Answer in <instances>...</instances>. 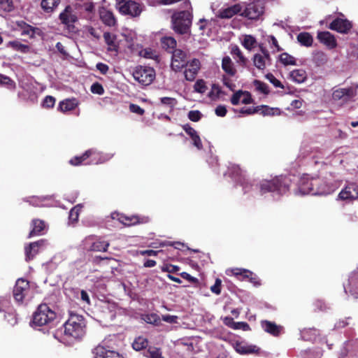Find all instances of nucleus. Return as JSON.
I'll return each instance as SVG.
<instances>
[{
    "mask_svg": "<svg viewBox=\"0 0 358 358\" xmlns=\"http://www.w3.org/2000/svg\"><path fill=\"white\" fill-rule=\"evenodd\" d=\"M29 282L24 278H19L13 288V297L15 300L22 303L24 297L28 294L29 292Z\"/></svg>",
    "mask_w": 358,
    "mask_h": 358,
    "instance_id": "obj_11",
    "label": "nucleus"
},
{
    "mask_svg": "<svg viewBox=\"0 0 358 358\" xmlns=\"http://www.w3.org/2000/svg\"><path fill=\"white\" fill-rule=\"evenodd\" d=\"M78 106L76 99H65L59 102L58 110L61 112H67L74 110Z\"/></svg>",
    "mask_w": 358,
    "mask_h": 358,
    "instance_id": "obj_32",
    "label": "nucleus"
},
{
    "mask_svg": "<svg viewBox=\"0 0 358 358\" xmlns=\"http://www.w3.org/2000/svg\"><path fill=\"white\" fill-rule=\"evenodd\" d=\"M338 197L343 201H352L358 199V185L354 182L348 184L339 193Z\"/></svg>",
    "mask_w": 358,
    "mask_h": 358,
    "instance_id": "obj_18",
    "label": "nucleus"
},
{
    "mask_svg": "<svg viewBox=\"0 0 358 358\" xmlns=\"http://www.w3.org/2000/svg\"><path fill=\"white\" fill-rule=\"evenodd\" d=\"M61 0H42L41 6L46 13H52L58 7Z\"/></svg>",
    "mask_w": 358,
    "mask_h": 358,
    "instance_id": "obj_33",
    "label": "nucleus"
},
{
    "mask_svg": "<svg viewBox=\"0 0 358 358\" xmlns=\"http://www.w3.org/2000/svg\"><path fill=\"white\" fill-rule=\"evenodd\" d=\"M0 8L6 12H11L15 8L13 0H0Z\"/></svg>",
    "mask_w": 358,
    "mask_h": 358,
    "instance_id": "obj_49",
    "label": "nucleus"
},
{
    "mask_svg": "<svg viewBox=\"0 0 358 358\" xmlns=\"http://www.w3.org/2000/svg\"><path fill=\"white\" fill-rule=\"evenodd\" d=\"M129 110L131 113H136L139 115H143L145 113V110L135 103H131L129 105Z\"/></svg>",
    "mask_w": 358,
    "mask_h": 358,
    "instance_id": "obj_61",
    "label": "nucleus"
},
{
    "mask_svg": "<svg viewBox=\"0 0 358 358\" xmlns=\"http://www.w3.org/2000/svg\"><path fill=\"white\" fill-rule=\"evenodd\" d=\"M0 85L6 86L8 88L13 89L15 87V82L10 78L8 76L2 75V79L1 80Z\"/></svg>",
    "mask_w": 358,
    "mask_h": 358,
    "instance_id": "obj_55",
    "label": "nucleus"
},
{
    "mask_svg": "<svg viewBox=\"0 0 358 358\" xmlns=\"http://www.w3.org/2000/svg\"><path fill=\"white\" fill-rule=\"evenodd\" d=\"M55 103V99L52 96H46L42 102V107L45 108H52Z\"/></svg>",
    "mask_w": 358,
    "mask_h": 358,
    "instance_id": "obj_54",
    "label": "nucleus"
},
{
    "mask_svg": "<svg viewBox=\"0 0 358 358\" xmlns=\"http://www.w3.org/2000/svg\"><path fill=\"white\" fill-rule=\"evenodd\" d=\"M103 38L106 43L109 46L108 50H113L115 49V39L116 37L115 35L110 34V32H105L103 34Z\"/></svg>",
    "mask_w": 358,
    "mask_h": 358,
    "instance_id": "obj_47",
    "label": "nucleus"
},
{
    "mask_svg": "<svg viewBox=\"0 0 358 358\" xmlns=\"http://www.w3.org/2000/svg\"><path fill=\"white\" fill-rule=\"evenodd\" d=\"M265 78L273 85L275 87H279L280 89H285L284 85L282 83L277 79L271 73H268L265 76Z\"/></svg>",
    "mask_w": 358,
    "mask_h": 358,
    "instance_id": "obj_52",
    "label": "nucleus"
},
{
    "mask_svg": "<svg viewBox=\"0 0 358 358\" xmlns=\"http://www.w3.org/2000/svg\"><path fill=\"white\" fill-rule=\"evenodd\" d=\"M260 324L264 331L273 336H278L283 329L282 326L278 325L274 322L268 320H262Z\"/></svg>",
    "mask_w": 358,
    "mask_h": 358,
    "instance_id": "obj_23",
    "label": "nucleus"
},
{
    "mask_svg": "<svg viewBox=\"0 0 358 358\" xmlns=\"http://www.w3.org/2000/svg\"><path fill=\"white\" fill-rule=\"evenodd\" d=\"M292 79L298 83H301L306 79V73L303 69H296L290 72Z\"/></svg>",
    "mask_w": 358,
    "mask_h": 358,
    "instance_id": "obj_38",
    "label": "nucleus"
},
{
    "mask_svg": "<svg viewBox=\"0 0 358 358\" xmlns=\"http://www.w3.org/2000/svg\"><path fill=\"white\" fill-rule=\"evenodd\" d=\"M254 66L259 70H264L266 69V62L265 58L260 54H255L252 58Z\"/></svg>",
    "mask_w": 358,
    "mask_h": 358,
    "instance_id": "obj_42",
    "label": "nucleus"
},
{
    "mask_svg": "<svg viewBox=\"0 0 358 358\" xmlns=\"http://www.w3.org/2000/svg\"><path fill=\"white\" fill-rule=\"evenodd\" d=\"M194 89L196 92L204 93L207 90L205 81L202 79L197 80L194 85Z\"/></svg>",
    "mask_w": 358,
    "mask_h": 358,
    "instance_id": "obj_53",
    "label": "nucleus"
},
{
    "mask_svg": "<svg viewBox=\"0 0 358 358\" xmlns=\"http://www.w3.org/2000/svg\"><path fill=\"white\" fill-rule=\"evenodd\" d=\"M160 103L172 110L176 105L177 101L175 98L166 96L160 99Z\"/></svg>",
    "mask_w": 358,
    "mask_h": 358,
    "instance_id": "obj_51",
    "label": "nucleus"
},
{
    "mask_svg": "<svg viewBox=\"0 0 358 358\" xmlns=\"http://www.w3.org/2000/svg\"><path fill=\"white\" fill-rule=\"evenodd\" d=\"M47 244V240L40 239L37 241L30 243L24 248L25 260L29 262L36 257L40 250L43 248Z\"/></svg>",
    "mask_w": 358,
    "mask_h": 358,
    "instance_id": "obj_13",
    "label": "nucleus"
},
{
    "mask_svg": "<svg viewBox=\"0 0 358 358\" xmlns=\"http://www.w3.org/2000/svg\"><path fill=\"white\" fill-rule=\"evenodd\" d=\"M91 92L93 94L102 95L104 93V89L100 83H94L91 86Z\"/></svg>",
    "mask_w": 358,
    "mask_h": 358,
    "instance_id": "obj_59",
    "label": "nucleus"
},
{
    "mask_svg": "<svg viewBox=\"0 0 358 358\" xmlns=\"http://www.w3.org/2000/svg\"><path fill=\"white\" fill-rule=\"evenodd\" d=\"M144 355L148 358H164L160 348L150 346L144 352Z\"/></svg>",
    "mask_w": 358,
    "mask_h": 358,
    "instance_id": "obj_41",
    "label": "nucleus"
},
{
    "mask_svg": "<svg viewBox=\"0 0 358 358\" xmlns=\"http://www.w3.org/2000/svg\"><path fill=\"white\" fill-rule=\"evenodd\" d=\"M242 10L240 4L237 3L220 10L218 16L222 19H229L239 13Z\"/></svg>",
    "mask_w": 358,
    "mask_h": 358,
    "instance_id": "obj_28",
    "label": "nucleus"
},
{
    "mask_svg": "<svg viewBox=\"0 0 358 358\" xmlns=\"http://www.w3.org/2000/svg\"><path fill=\"white\" fill-rule=\"evenodd\" d=\"M231 272L235 276H241L243 279H249L250 282L255 286H259L261 285L259 278L249 270L234 268L231 269Z\"/></svg>",
    "mask_w": 358,
    "mask_h": 358,
    "instance_id": "obj_20",
    "label": "nucleus"
},
{
    "mask_svg": "<svg viewBox=\"0 0 358 358\" xmlns=\"http://www.w3.org/2000/svg\"><path fill=\"white\" fill-rule=\"evenodd\" d=\"M95 153L96 152L92 149L87 150L82 155L72 157L69 163L73 166L91 164L92 162H87V160Z\"/></svg>",
    "mask_w": 358,
    "mask_h": 358,
    "instance_id": "obj_22",
    "label": "nucleus"
},
{
    "mask_svg": "<svg viewBox=\"0 0 358 358\" xmlns=\"http://www.w3.org/2000/svg\"><path fill=\"white\" fill-rule=\"evenodd\" d=\"M59 24L69 34H76L78 29L75 24L78 22V17L76 9L71 5H67L58 16Z\"/></svg>",
    "mask_w": 358,
    "mask_h": 358,
    "instance_id": "obj_4",
    "label": "nucleus"
},
{
    "mask_svg": "<svg viewBox=\"0 0 358 358\" xmlns=\"http://www.w3.org/2000/svg\"><path fill=\"white\" fill-rule=\"evenodd\" d=\"M22 34L29 36V38H34L35 34L40 30L37 27L31 26L30 24L23 22V25L21 26Z\"/></svg>",
    "mask_w": 358,
    "mask_h": 358,
    "instance_id": "obj_39",
    "label": "nucleus"
},
{
    "mask_svg": "<svg viewBox=\"0 0 358 358\" xmlns=\"http://www.w3.org/2000/svg\"><path fill=\"white\" fill-rule=\"evenodd\" d=\"M297 41L301 45L310 47L313 45V38L310 34L308 32H301L297 35Z\"/></svg>",
    "mask_w": 358,
    "mask_h": 358,
    "instance_id": "obj_35",
    "label": "nucleus"
},
{
    "mask_svg": "<svg viewBox=\"0 0 358 358\" xmlns=\"http://www.w3.org/2000/svg\"><path fill=\"white\" fill-rule=\"evenodd\" d=\"M191 139L192 141V144L194 147H196L199 150H201L203 149V143L201 141V139L198 134V133L195 134L194 136L191 137Z\"/></svg>",
    "mask_w": 358,
    "mask_h": 358,
    "instance_id": "obj_57",
    "label": "nucleus"
},
{
    "mask_svg": "<svg viewBox=\"0 0 358 358\" xmlns=\"http://www.w3.org/2000/svg\"><path fill=\"white\" fill-rule=\"evenodd\" d=\"M148 341L147 338L143 336H139L132 343V347L134 350L136 351H140L141 350L145 349L148 346Z\"/></svg>",
    "mask_w": 358,
    "mask_h": 358,
    "instance_id": "obj_40",
    "label": "nucleus"
},
{
    "mask_svg": "<svg viewBox=\"0 0 358 358\" xmlns=\"http://www.w3.org/2000/svg\"><path fill=\"white\" fill-rule=\"evenodd\" d=\"M292 185L289 176H279L271 180H263L259 182V191L261 194L268 192L276 193L278 195L286 194Z\"/></svg>",
    "mask_w": 358,
    "mask_h": 358,
    "instance_id": "obj_2",
    "label": "nucleus"
},
{
    "mask_svg": "<svg viewBox=\"0 0 358 358\" xmlns=\"http://www.w3.org/2000/svg\"><path fill=\"white\" fill-rule=\"evenodd\" d=\"M192 21V14L188 10L175 12L171 15V27L180 35L189 31Z\"/></svg>",
    "mask_w": 358,
    "mask_h": 358,
    "instance_id": "obj_3",
    "label": "nucleus"
},
{
    "mask_svg": "<svg viewBox=\"0 0 358 358\" xmlns=\"http://www.w3.org/2000/svg\"><path fill=\"white\" fill-rule=\"evenodd\" d=\"M171 69L176 71H180L188 64V57L186 52L180 49H176L171 53Z\"/></svg>",
    "mask_w": 358,
    "mask_h": 358,
    "instance_id": "obj_10",
    "label": "nucleus"
},
{
    "mask_svg": "<svg viewBox=\"0 0 358 358\" xmlns=\"http://www.w3.org/2000/svg\"><path fill=\"white\" fill-rule=\"evenodd\" d=\"M99 15L101 21L107 26H114L116 23L115 16L112 11L104 8L99 10Z\"/></svg>",
    "mask_w": 358,
    "mask_h": 358,
    "instance_id": "obj_29",
    "label": "nucleus"
},
{
    "mask_svg": "<svg viewBox=\"0 0 358 358\" xmlns=\"http://www.w3.org/2000/svg\"><path fill=\"white\" fill-rule=\"evenodd\" d=\"M82 9L87 13L85 17L91 19L94 11V6L92 3L85 2L82 5Z\"/></svg>",
    "mask_w": 358,
    "mask_h": 358,
    "instance_id": "obj_50",
    "label": "nucleus"
},
{
    "mask_svg": "<svg viewBox=\"0 0 358 358\" xmlns=\"http://www.w3.org/2000/svg\"><path fill=\"white\" fill-rule=\"evenodd\" d=\"M210 289L213 293L215 294L216 295L220 294L222 291L221 279L216 278L215 284L210 287Z\"/></svg>",
    "mask_w": 358,
    "mask_h": 358,
    "instance_id": "obj_56",
    "label": "nucleus"
},
{
    "mask_svg": "<svg viewBox=\"0 0 358 358\" xmlns=\"http://www.w3.org/2000/svg\"><path fill=\"white\" fill-rule=\"evenodd\" d=\"M8 45L13 50L26 53L29 51V47L27 45L22 44L18 41H10Z\"/></svg>",
    "mask_w": 358,
    "mask_h": 358,
    "instance_id": "obj_45",
    "label": "nucleus"
},
{
    "mask_svg": "<svg viewBox=\"0 0 358 358\" xmlns=\"http://www.w3.org/2000/svg\"><path fill=\"white\" fill-rule=\"evenodd\" d=\"M94 358H124L122 355L113 350L108 346L97 345L93 350Z\"/></svg>",
    "mask_w": 358,
    "mask_h": 358,
    "instance_id": "obj_14",
    "label": "nucleus"
},
{
    "mask_svg": "<svg viewBox=\"0 0 358 358\" xmlns=\"http://www.w3.org/2000/svg\"><path fill=\"white\" fill-rule=\"evenodd\" d=\"M142 319L148 324L159 325L161 322L159 316L156 313H150L142 315Z\"/></svg>",
    "mask_w": 358,
    "mask_h": 358,
    "instance_id": "obj_44",
    "label": "nucleus"
},
{
    "mask_svg": "<svg viewBox=\"0 0 358 358\" xmlns=\"http://www.w3.org/2000/svg\"><path fill=\"white\" fill-rule=\"evenodd\" d=\"M200 62L198 59H193L188 62L187 68L184 71L185 78L188 81H193L199 69H200Z\"/></svg>",
    "mask_w": 358,
    "mask_h": 358,
    "instance_id": "obj_21",
    "label": "nucleus"
},
{
    "mask_svg": "<svg viewBox=\"0 0 358 358\" xmlns=\"http://www.w3.org/2000/svg\"><path fill=\"white\" fill-rule=\"evenodd\" d=\"M56 318V313L51 310L50 307L42 303L38 306L36 310L33 314L32 325L34 327H42L48 325Z\"/></svg>",
    "mask_w": 358,
    "mask_h": 358,
    "instance_id": "obj_6",
    "label": "nucleus"
},
{
    "mask_svg": "<svg viewBox=\"0 0 358 358\" xmlns=\"http://www.w3.org/2000/svg\"><path fill=\"white\" fill-rule=\"evenodd\" d=\"M31 230L30 231L28 238L43 234V231L46 228L45 221L40 219H33L31 222Z\"/></svg>",
    "mask_w": 358,
    "mask_h": 358,
    "instance_id": "obj_24",
    "label": "nucleus"
},
{
    "mask_svg": "<svg viewBox=\"0 0 358 358\" xmlns=\"http://www.w3.org/2000/svg\"><path fill=\"white\" fill-rule=\"evenodd\" d=\"M132 76L140 85L148 86L155 79L156 73L153 68L139 65L134 68Z\"/></svg>",
    "mask_w": 358,
    "mask_h": 358,
    "instance_id": "obj_7",
    "label": "nucleus"
},
{
    "mask_svg": "<svg viewBox=\"0 0 358 358\" xmlns=\"http://www.w3.org/2000/svg\"><path fill=\"white\" fill-rule=\"evenodd\" d=\"M258 113L264 116H274L280 115V110L278 108H271L268 106L262 105L256 106Z\"/></svg>",
    "mask_w": 358,
    "mask_h": 358,
    "instance_id": "obj_34",
    "label": "nucleus"
},
{
    "mask_svg": "<svg viewBox=\"0 0 358 358\" xmlns=\"http://www.w3.org/2000/svg\"><path fill=\"white\" fill-rule=\"evenodd\" d=\"M202 114L199 110H190L188 113V118L192 122H198L201 120Z\"/></svg>",
    "mask_w": 358,
    "mask_h": 358,
    "instance_id": "obj_58",
    "label": "nucleus"
},
{
    "mask_svg": "<svg viewBox=\"0 0 358 358\" xmlns=\"http://www.w3.org/2000/svg\"><path fill=\"white\" fill-rule=\"evenodd\" d=\"M330 187L321 177H313L312 195H324L330 193Z\"/></svg>",
    "mask_w": 358,
    "mask_h": 358,
    "instance_id": "obj_17",
    "label": "nucleus"
},
{
    "mask_svg": "<svg viewBox=\"0 0 358 358\" xmlns=\"http://www.w3.org/2000/svg\"><path fill=\"white\" fill-rule=\"evenodd\" d=\"M279 60L284 66L296 65V59L287 52L280 54L279 55Z\"/></svg>",
    "mask_w": 358,
    "mask_h": 358,
    "instance_id": "obj_43",
    "label": "nucleus"
},
{
    "mask_svg": "<svg viewBox=\"0 0 358 358\" xmlns=\"http://www.w3.org/2000/svg\"><path fill=\"white\" fill-rule=\"evenodd\" d=\"M312 188L313 177L303 176L299 179L297 187L294 189V194L296 195L312 194Z\"/></svg>",
    "mask_w": 358,
    "mask_h": 358,
    "instance_id": "obj_16",
    "label": "nucleus"
},
{
    "mask_svg": "<svg viewBox=\"0 0 358 358\" xmlns=\"http://www.w3.org/2000/svg\"><path fill=\"white\" fill-rule=\"evenodd\" d=\"M318 40L332 49L336 47L337 43L334 36L329 31H321L317 34Z\"/></svg>",
    "mask_w": 358,
    "mask_h": 358,
    "instance_id": "obj_26",
    "label": "nucleus"
},
{
    "mask_svg": "<svg viewBox=\"0 0 358 358\" xmlns=\"http://www.w3.org/2000/svg\"><path fill=\"white\" fill-rule=\"evenodd\" d=\"M257 44L255 38L251 35H245L244 36L242 45L247 50H252Z\"/></svg>",
    "mask_w": 358,
    "mask_h": 358,
    "instance_id": "obj_48",
    "label": "nucleus"
},
{
    "mask_svg": "<svg viewBox=\"0 0 358 358\" xmlns=\"http://www.w3.org/2000/svg\"><path fill=\"white\" fill-rule=\"evenodd\" d=\"M231 54L234 56H236L238 57V60L237 61L242 66L245 67L247 65L248 59L244 57L241 50L237 45H233L231 49Z\"/></svg>",
    "mask_w": 358,
    "mask_h": 358,
    "instance_id": "obj_37",
    "label": "nucleus"
},
{
    "mask_svg": "<svg viewBox=\"0 0 358 358\" xmlns=\"http://www.w3.org/2000/svg\"><path fill=\"white\" fill-rule=\"evenodd\" d=\"M253 85L255 87V90L260 93H262L265 95H268L270 93L268 86L261 80H255L253 81Z\"/></svg>",
    "mask_w": 358,
    "mask_h": 358,
    "instance_id": "obj_46",
    "label": "nucleus"
},
{
    "mask_svg": "<svg viewBox=\"0 0 358 358\" xmlns=\"http://www.w3.org/2000/svg\"><path fill=\"white\" fill-rule=\"evenodd\" d=\"M116 7L119 12L124 15L131 17H138L145 10V6L136 0H116Z\"/></svg>",
    "mask_w": 358,
    "mask_h": 358,
    "instance_id": "obj_5",
    "label": "nucleus"
},
{
    "mask_svg": "<svg viewBox=\"0 0 358 358\" xmlns=\"http://www.w3.org/2000/svg\"><path fill=\"white\" fill-rule=\"evenodd\" d=\"M222 69L229 76H234L236 73L234 64L229 56L222 58Z\"/></svg>",
    "mask_w": 358,
    "mask_h": 358,
    "instance_id": "obj_31",
    "label": "nucleus"
},
{
    "mask_svg": "<svg viewBox=\"0 0 358 358\" xmlns=\"http://www.w3.org/2000/svg\"><path fill=\"white\" fill-rule=\"evenodd\" d=\"M224 324L235 330L241 329L245 331H250V325L245 322H235L231 317H226L224 320Z\"/></svg>",
    "mask_w": 358,
    "mask_h": 358,
    "instance_id": "obj_27",
    "label": "nucleus"
},
{
    "mask_svg": "<svg viewBox=\"0 0 358 358\" xmlns=\"http://www.w3.org/2000/svg\"><path fill=\"white\" fill-rule=\"evenodd\" d=\"M264 12V6L263 1L261 0H255L248 3L241 15L249 20H256L263 15Z\"/></svg>",
    "mask_w": 358,
    "mask_h": 358,
    "instance_id": "obj_8",
    "label": "nucleus"
},
{
    "mask_svg": "<svg viewBox=\"0 0 358 358\" xmlns=\"http://www.w3.org/2000/svg\"><path fill=\"white\" fill-rule=\"evenodd\" d=\"M180 275L181 276V278L188 280L191 283L196 284L199 282V280L196 278L190 275L187 272H182L180 273Z\"/></svg>",
    "mask_w": 358,
    "mask_h": 358,
    "instance_id": "obj_64",
    "label": "nucleus"
},
{
    "mask_svg": "<svg viewBox=\"0 0 358 358\" xmlns=\"http://www.w3.org/2000/svg\"><path fill=\"white\" fill-rule=\"evenodd\" d=\"M161 45L167 52L172 53L176 50L177 41L172 36H164L160 40Z\"/></svg>",
    "mask_w": 358,
    "mask_h": 358,
    "instance_id": "obj_30",
    "label": "nucleus"
},
{
    "mask_svg": "<svg viewBox=\"0 0 358 358\" xmlns=\"http://www.w3.org/2000/svg\"><path fill=\"white\" fill-rule=\"evenodd\" d=\"M110 216L113 220H117L120 223L127 227L142 222L141 217L138 215H126L118 212H113L111 213Z\"/></svg>",
    "mask_w": 358,
    "mask_h": 358,
    "instance_id": "obj_19",
    "label": "nucleus"
},
{
    "mask_svg": "<svg viewBox=\"0 0 358 358\" xmlns=\"http://www.w3.org/2000/svg\"><path fill=\"white\" fill-rule=\"evenodd\" d=\"M234 348L241 355L258 353L260 350L259 348L256 345H248L243 342H236Z\"/></svg>",
    "mask_w": 358,
    "mask_h": 358,
    "instance_id": "obj_25",
    "label": "nucleus"
},
{
    "mask_svg": "<svg viewBox=\"0 0 358 358\" xmlns=\"http://www.w3.org/2000/svg\"><path fill=\"white\" fill-rule=\"evenodd\" d=\"M108 247V242L98 241L92 243L88 250L94 252H106Z\"/></svg>",
    "mask_w": 358,
    "mask_h": 358,
    "instance_id": "obj_36",
    "label": "nucleus"
},
{
    "mask_svg": "<svg viewBox=\"0 0 358 358\" xmlns=\"http://www.w3.org/2000/svg\"><path fill=\"white\" fill-rule=\"evenodd\" d=\"M329 28L341 34H348L352 28V24L347 19L336 17L330 23Z\"/></svg>",
    "mask_w": 358,
    "mask_h": 358,
    "instance_id": "obj_15",
    "label": "nucleus"
},
{
    "mask_svg": "<svg viewBox=\"0 0 358 358\" xmlns=\"http://www.w3.org/2000/svg\"><path fill=\"white\" fill-rule=\"evenodd\" d=\"M86 324L83 315L70 311L68 320L63 324L64 334L66 338L80 341L86 334Z\"/></svg>",
    "mask_w": 358,
    "mask_h": 358,
    "instance_id": "obj_1",
    "label": "nucleus"
},
{
    "mask_svg": "<svg viewBox=\"0 0 358 358\" xmlns=\"http://www.w3.org/2000/svg\"><path fill=\"white\" fill-rule=\"evenodd\" d=\"M343 287L346 294L358 299V268L350 273L348 282L343 285Z\"/></svg>",
    "mask_w": 358,
    "mask_h": 358,
    "instance_id": "obj_12",
    "label": "nucleus"
},
{
    "mask_svg": "<svg viewBox=\"0 0 358 358\" xmlns=\"http://www.w3.org/2000/svg\"><path fill=\"white\" fill-rule=\"evenodd\" d=\"M140 55L147 59H153L155 57V52L151 48L142 50L140 52Z\"/></svg>",
    "mask_w": 358,
    "mask_h": 358,
    "instance_id": "obj_62",
    "label": "nucleus"
},
{
    "mask_svg": "<svg viewBox=\"0 0 358 358\" xmlns=\"http://www.w3.org/2000/svg\"><path fill=\"white\" fill-rule=\"evenodd\" d=\"M223 84L228 87L230 90L234 91L236 87L235 84L233 81L226 76H223L222 77Z\"/></svg>",
    "mask_w": 358,
    "mask_h": 358,
    "instance_id": "obj_63",
    "label": "nucleus"
},
{
    "mask_svg": "<svg viewBox=\"0 0 358 358\" xmlns=\"http://www.w3.org/2000/svg\"><path fill=\"white\" fill-rule=\"evenodd\" d=\"M243 94V92L242 90H238V92H235L231 98V103L232 105L236 106L238 105L241 101V98Z\"/></svg>",
    "mask_w": 358,
    "mask_h": 358,
    "instance_id": "obj_60",
    "label": "nucleus"
},
{
    "mask_svg": "<svg viewBox=\"0 0 358 358\" xmlns=\"http://www.w3.org/2000/svg\"><path fill=\"white\" fill-rule=\"evenodd\" d=\"M357 85L350 86L346 88L334 89L332 93V99L341 103H346L353 100L357 95Z\"/></svg>",
    "mask_w": 358,
    "mask_h": 358,
    "instance_id": "obj_9",
    "label": "nucleus"
}]
</instances>
